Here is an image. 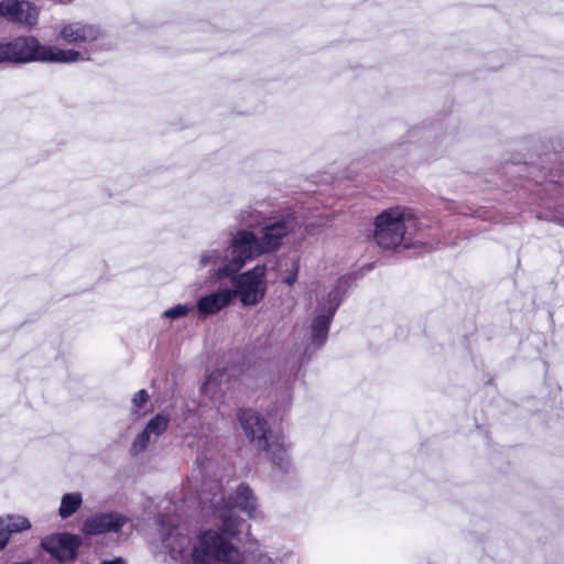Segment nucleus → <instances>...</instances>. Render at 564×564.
Masks as SVG:
<instances>
[{
    "label": "nucleus",
    "mask_w": 564,
    "mask_h": 564,
    "mask_svg": "<svg viewBox=\"0 0 564 564\" xmlns=\"http://www.w3.org/2000/svg\"><path fill=\"white\" fill-rule=\"evenodd\" d=\"M204 491L202 496V516L215 529L200 530L194 538L177 524L175 518L159 520L161 550L166 564H242L245 552L229 536L240 533L242 519L236 509L250 519L263 517L258 500L249 486L241 484L229 496H225L219 485ZM247 564H299V558L291 552L253 553Z\"/></svg>",
    "instance_id": "1"
},
{
    "label": "nucleus",
    "mask_w": 564,
    "mask_h": 564,
    "mask_svg": "<svg viewBox=\"0 0 564 564\" xmlns=\"http://www.w3.org/2000/svg\"><path fill=\"white\" fill-rule=\"evenodd\" d=\"M9 63L26 64L32 62L69 64L82 59L75 50H64L57 45L42 44L33 35H20L8 41Z\"/></svg>",
    "instance_id": "2"
},
{
    "label": "nucleus",
    "mask_w": 564,
    "mask_h": 564,
    "mask_svg": "<svg viewBox=\"0 0 564 564\" xmlns=\"http://www.w3.org/2000/svg\"><path fill=\"white\" fill-rule=\"evenodd\" d=\"M416 226V218L410 210L391 208L377 216L375 239L383 249H394L401 245L408 248Z\"/></svg>",
    "instance_id": "3"
},
{
    "label": "nucleus",
    "mask_w": 564,
    "mask_h": 564,
    "mask_svg": "<svg viewBox=\"0 0 564 564\" xmlns=\"http://www.w3.org/2000/svg\"><path fill=\"white\" fill-rule=\"evenodd\" d=\"M346 280L340 279L337 284L318 299V304L311 324L312 343L319 347L325 344L332 318L341 303Z\"/></svg>",
    "instance_id": "4"
},
{
    "label": "nucleus",
    "mask_w": 564,
    "mask_h": 564,
    "mask_svg": "<svg viewBox=\"0 0 564 564\" xmlns=\"http://www.w3.org/2000/svg\"><path fill=\"white\" fill-rule=\"evenodd\" d=\"M229 260L220 271V274H236L247 262L263 254L259 237L247 229H240L231 234L227 245Z\"/></svg>",
    "instance_id": "5"
},
{
    "label": "nucleus",
    "mask_w": 564,
    "mask_h": 564,
    "mask_svg": "<svg viewBox=\"0 0 564 564\" xmlns=\"http://www.w3.org/2000/svg\"><path fill=\"white\" fill-rule=\"evenodd\" d=\"M265 267L256 265L253 269L241 274L231 275L232 300L239 296L242 305L252 306L258 304L264 296L267 290Z\"/></svg>",
    "instance_id": "6"
},
{
    "label": "nucleus",
    "mask_w": 564,
    "mask_h": 564,
    "mask_svg": "<svg viewBox=\"0 0 564 564\" xmlns=\"http://www.w3.org/2000/svg\"><path fill=\"white\" fill-rule=\"evenodd\" d=\"M170 417L166 414L159 413L153 416L140 431L131 442L130 454L133 457H138L143 454L149 445L158 440L169 427Z\"/></svg>",
    "instance_id": "7"
},
{
    "label": "nucleus",
    "mask_w": 564,
    "mask_h": 564,
    "mask_svg": "<svg viewBox=\"0 0 564 564\" xmlns=\"http://www.w3.org/2000/svg\"><path fill=\"white\" fill-rule=\"evenodd\" d=\"M258 449L265 452L267 457L282 471H289L292 467L290 458V444L285 436L280 432L272 431L267 437L265 443H261Z\"/></svg>",
    "instance_id": "8"
},
{
    "label": "nucleus",
    "mask_w": 564,
    "mask_h": 564,
    "mask_svg": "<svg viewBox=\"0 0 564 564\" xmlns=\"http://www.w3.org/2000/svg\"><path fill=\"white\" fill-rule=\"evenodd\" d=\"M297 221L293 216H286L280 221H275L265 226L262 229V235L259 237V243L263 253H268L279 249L282 245L283 238L295 230Z\"/></svg>",
    "instance_id": "9"
},
{
    "label": "nucleus",
    "mask_w": 564,
    "mask_h": 564,
    "mask_svg": "<svg viewBox=\"0 0 564 564\" xmlns=\"http://www.w3.org/2000/svg\"><path fill=\"white\" fill-rule=\"evenodd\" d=\"M79 543L78 536L74 534L57 533L46 536L42 541V546L53 557L61 562H65L75 558Z\"/></svg>",
    "instance_id": "10"
},
{
    "label": "nucleus",
    "mask_w": 564,
    "mask_h": 564,
    "mask_svg": "<svg viewBox=\"0 0 564 564\" xmlns=\"http://www.w3.org/2000/svg\"><path fill=\"white\" fill-rule=\"evenodd\" d=\"M238 419L245 434L250 438L251 443L256 447L261 443H265V437L272 432V430L259 413L252 410H240Z\"/></svg>",
    "instance_id": "11"
},
{
    "label": "nucleus",
    "mask_w": 564,
    "mask_h": 564,
    "mask_svg": "<svg viewBox=\"0 0 564 564\" xmlns=\"http://www.w3.org/2000/svg\"><path fill=\"white\" fill-rule=\"evenodd\" d=\"M99 36L100 30L97 26L83 22L64 23L58 33V37L66 43L79 46L91 43Z\"/></svg>",
    "instance_id": "12"
},
{
    "label": "nucleus",
    "mask_w": 564,
    "mask_h": 564,
    "mask_svg": "<svg viewBox=\"0 0 564 564\" xmlns=\"http://www.w3.org/2000/svg\"><path fill=\"white\" fill-rule=\"evenodd\" d=\"M229 260V253L226 247H210L202 250L197 256L198 269L210 268V278L215 281L229 278L232 274H220L223 268L226 267Z\"/></svg>",
    "instance_id": "13"
},
{
    "label": "nucleus",
    "mask_w": 564,
    "mask_h": 564,
    "mask_svg": "<svg viewBox=\"0 0 564 564\" xmlns=\"http://www.w3.org/2000/svg\"><path fill=\"white\" fill-rule=\"evenodd\" d=\"M128 518L119 512L98 513L84 523V531L87 534H102L106 532H118L126 523Z\"/></svg>",
    "instance_id": "14"
},
{
    "label": "nucleus",
    "mask_w": 564,
    "mask_h": 564,
    "mask_svg": "<svg viewBox=\"0 0 564 564\" xmlns=\"http://www.w3.org/2000/svg\"><path fill=\"white\" fill-rule=\"evenodd\" d=\"M232 302V293L228 288L218 289L215 292L203 295L197 300L196 308L200 318L215 315L229 306Z\"/></svg>",
    "instance_id": "15"
},
{
    "label": "nucleus",
    "mask_w": 564,
    "mask_h": 564,
    "mask_svg": "<svg viewBox=\"0 0 564 564\" xmlns=\"http://www.w3.org/2000/svg\"><path fill=\"white\" fill-rule=\"evenodd\" d=\"M228 375L225 370L217 369L208 375L202 386V394L219 410V404L228 384Z\"/></svg>",
    "instance_id": "16"
},
{
    "label": "nucleus",
    "mask_w": 564,
    "mask_h": 564,
    "mask_svg": "<svg viewBox=\"0 0 564 564\" xmlns=\"http://www.w3.org/2000/svg\"><path fill=\"white\" fill-rule=\"evenodd\" d=\"M40 10L30 1L26 0H14L11 9V13L8 15V20L32 28L39 21Z\"/></svg>",
    "instance_id": "17"
},
{
    "label": "nucleus",
    "mask_w": 564,
    "mask_h": 564,
    "mask_svg": "<svg viewBox=\"0 0 564 564\" xmlns=\"http://www.w3.org/2000/svg\"><path fill=\"white\" fill-rule=\"evenodd\" d=\"M83 503L84 496L82 492H66L61 497L57 514L62 520H67L80 510Z\"/></svg>",
    "instance_id": "18"
},
{
    "label": "nucleus",
    "mask_w": 564,
    "mask_h": 564,
    "mask_svg": "<svg viewBox=\"0 0 564 564\" xmlns=\"http://www.w3.org/2000/svg\"><path fill=\"white\" fill-rule=\"evenodd\" d=\"M0 519L4 522L10 534L23 532L31 529L30 520L21 514H6Z\"/></svg>",
    "instance_id": "19"
},
{
    "label": "nucleus",
    "mask_w": 564,
    "mask_h": 564,
    "mask_svg": "<svg viewBox=\"0 0 564 564\" xmlns=\"http://www.w3.org/2000/svg\"><path fill=\"white\" fill-rule=\"evenodd\" d=\"M194 308H195V306L191 302L176 304L173 307L165 310L161 314V317L171 319V321L178 319V318L187 316L189 313H192L194 311Z\"/></svg>",
    "instance_id": "20"
},
{
    "label": "nucleus",
    "mask_w": 564,
    "mask_h": 564,
    "mask_svg": "<svg viewBox=\"0 0 564 564\" xmlns=\"http://www.w3.org/2000/svg\"><path fill=\"white\" fill-rule=\"evenodd\" d=\"M238 220L247 227H256L263 223L264 216L257 209L249 207L240 212Z\"/></svg>",
    "instance_id": "21"
},
{
    "label": "nucleus",
    "mask_w": 564,
    "mask_h": 564,
    "mask_svg": "<svg viewBox=\"0 0 564 564\" xmlns=\"http://www.w3.org/2000/svg\"><path fill=\"white\" fill-rule=\"evenodd\" d=\"M150 400V394L145 389H141L134 393L131 400V412L137 417H141L145 414L143 408Z\"/></svg>",
    "instance_id": "22"
},
{
    "label": "nucleus",
    "mask_w": 564,
    "mask_h": 564,
    "mask_svg": "<svg viewBox=\"0 0 564 564\" xmlns=\"http://www.w3.org/2000/svg\"><path fill=\"white\" fill-rule=\"evenodd\" d=\"M11 534L7 529L4 522L0 519V550L4 549L8 544Z\"/></svg>",
    "instance_id": "23"
},
{
    "label": "nucleus",
    "mask_w": 564,
    "mask_h": 564,
    "mask_svg": "<svg viewBox=\"0 0 564 564\" xmlns=\"http://www.w3.org/2000/svg\"><path fill=\"white\" fill-rule=\"evenodd\" d=\"M13 3L14 0H0V15L8 18L9 13H11Z\"/></svg>",
    "instance_id": "24"
},
{
    "label": "nucleus",
    "mask_w": 564,
    "mask_h": 564,
    "mask_svg": "<svg viewBox=\"0 0 564 564\" xmlns=\"http://www.w3.org/2000/svg\"><path fill=\"white\" fill-rule=\"evenodd\" d=\"M9 63L8 43L0 42V64Z\"/></svg>",
    "instance_id": "25"
},
{
    "label": "nucleus",
    "mask_w": 564,
    "mask_h": 564,
    "mask_svg": "<svg viewBox=\"0 0 564 564\" xmlns=\"http://www.w3.org/2000/svg\"><path fill=\"white\" fill-rule=\"evenodd\" d=\"M100 564H126V562L121 557H116L113 560L101 561Z\"/></svg>",
    "instance_id": "26"
},
{
    "label": "nucleus",
    "mask_w": 564,
    "mask_h": 564,
    "mask_svg": "<svg viewBox=\"0 0 564 564\" xmlns=\"http://www.w3.org/2000/svg\"><path fill=\"white\" fill-rule=\"evenodd\" d=\"M296 278H297V269L294 271V273H292L291 275H289L288 278L284 279V282L289 285H292L295 281H296Z\"/></svg>",
    "instance_id": "27"
},
{
    "label": "nucleus",
    "mask_w": 564,
    "mask_h": 564,
    "mask_svg": "<svg viewBox=\"0 0 564 564\" xmlns=\"http://www.w3.org/2000/svg\"><path fill=\"white\" fill-rule=\"evenodd\" d=\"M72 0H64V2H70Z\"/></svg>",
    "instance_id": "28"
}]
</instances>
